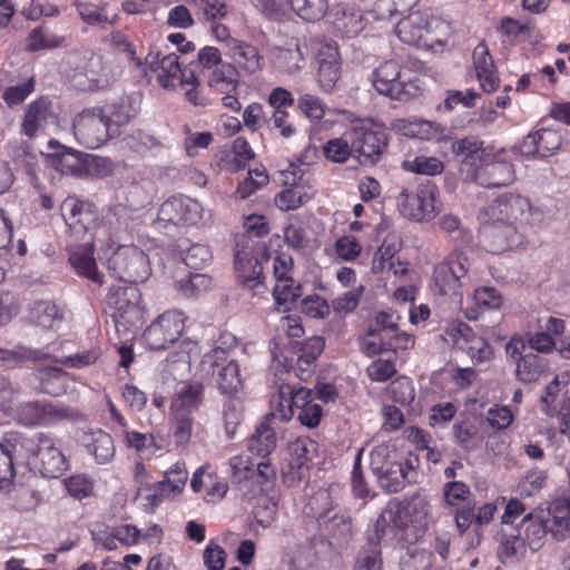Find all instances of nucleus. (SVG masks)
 I'll use <instances>...</instances> for the list:
<instances>
[{
	"label": "nucleus",
	"mask_w": 570,
	"mask_h": 570,
	"mask_svg": "<svg viewBox=\"0 0 570 570\" xmlns=\"http://www.w3.org/2000/svg\"><path fill=\"white\" fill-rule=\"evenodd\" d=\"M431 521V504L425 495L417 493L404 501H390L376 519L373 531L384 538L385 544H412Z\"/></svg>",
	"instance_id": "1"
},
{
	"label": "nucleus",
	"mask_w": 570,
	"mask_h": 570,
	"mask_svg": "<svg viewBox=\"0 0 570 570\" xmlns=\"http://www.w3.org/2000/svg\"><path fill=\"white\" fill-rule=\"evenodd\" d=\"M548 510L550 518L547 520L528 513L514 532L508 534L502 542V553L507 557L515 556L527 547L537 551L542 547L548 531L558 540L570 535V497L554 499Z\"/></svg>",
	"instance_id": "2"
},
{
	"label": "nucleus",
	"mask_w": 570,
	"mask_h": 570,
	"mask_svg": "<svg viewBox=\"0 0 570 570\" xmlns=\"http://www.w3.org/2000/svg\"><path fill=\"white\" fill-rule=\"evenodd\" d=\"M395 31L404 43L433 47L444 43L450 33V26L428 11H414L397 22Z\"/></svg>",
	"instance_id": "3"
},
{
	"label": "nucleus",
	"mask_w": 570,
	"mask_h": 570,
	"mask_svg": "<svg viewBox=\"0 0 570 570\" xmlns=\"http://www.w3.org/2000/svg\"><path fill=\"white\" fill-rule=\"evenodd\" d=\"M372 83L380 95L400 101L417 97L423 90L420 79L395 60L384 61L375 68Z\"/></svg>",
	"instance_id": "4"
},
{
	"label": "nucleus",
	"mask_w": 570,
	"mask_h": 570,
	"mask_svg": "<svg viewBox=\"0 0 570 570\" xmlns=\"http://www.w3.org/2000/svg\"><path fill=\"white\" fill-rule=\"evenodd\" d=\"M346 138L360 164L366 166L376 164L387 146L384 128L371 119H352L346 129Z\"/></svg>",
	"instance_id": "5"
},
{
	"label": "nucleus",
	"mask_w": 570,
	"mask_h": 570,
	"mask_svg": "<svg viewBox=\"0 0 570 570\" xmlns=\"http://www.w3.org/2000/svg\"><path fill=\"white\" fill-rule=\"evenodd\" d=\"M111 309V317L117 331H130L138 327L145 316V307L141 305V294L134 285L112 288L107 297Z\"/></svg>",
	"instance_id": "6"
},
{
	"label": "nucleus",
	"mask_w": 570,
	"mask_h": 570,
	"mask_svg": "<svg viewBox=\"0 0 570 570\" xmlns=\"http://www.w3.org/2000/svg\"><path fill=\"white\" fill-rule=\"evenodd\" d=\"M480 215L493 222L513 225L520 222L534 226L543 219V213L539 208L532 207L528 198L513 194L498 197L489 207L481 210Z\"/></svg>",
	"instance_id": "7"
},
{
	"label": "nucleus",
	"mask_w": 570,
	"mask_h": 570,
	"mask_svg": "<svg viewBox=\"0 0 570 570\" xmlns=\"http://www.w3.org/2000/svg\"><path fill=\"white\" fill-rule=\"evenodd\" d=\"M311 505L322 531L341 542H345L352 537L353 520L350 513L335 507L326 491L318 492Z\"/></svg>",
	"instance_id": "8"
},
{
	"label": "nucleus",
	"mask_w": 570,
	"mask_h": 570,
	"mask_svg": "<svg viewBox=\"0 0 570 570\" xmlns=\"http://www.w3.org/2000/svg\"><path fill=\"white\" fill-rule=\"evenodd\" d=\"M108 271L127 283L145 282L150 275L146 254L135 245H118L107 261Z\"/></svg>",
	"instance_id": "9"
},
{
	"label": "nucleus",
	"mask_w": 570,
	"mask_h": 570,
	"mask_svg": "<svg viewBox=\"0 0 570 570\" xmlns=\"http://www.w3.org/2000/svg\"><path fill=\"white\" fill-rule=\"evenodd\" d=\"M73 134L79 144L90 149L117 136L100 107L82 110L73 120Z\"/></svg>",
	"instance_id": "10"
},
{
	"label": "nucleus",
	"mask_w": 570,
	"mask_h": 570,
	"mask_svg": "<svg viewBox=\"0 0 570 570\" xmlns=\"http://www.w3.org/2000/svg\"><path fill=\"white\" fill-rule=\"evenodd\" d=\"M185 323L183 312L166 311L144 331L142 342L149 350H165L181 336Z\"/></svg>",
	"instance_id": "11"
},
{
	"label": "nucleus",
	"mask_w": 570,
	"mask_h": 570,
	"mask_svg": "<svg viewBox=\"0 0 570 570\" xmlns=\"http://www.w3.org/2000/svg\"><path fill=\"white\" fill-rule=\"evenodd\" d=\"M130 220V210L125 205L117 204L102 213L90 235L101 247L111 248L121 239V234L127 232Z\"/></svg>",
	"instance_id": "12"
},
{
	"label": "nucleus",
	"mask_w": 570,
	"mask_h": 570,
	"mask_svg": "<svg viewBox=\"0 0 570 570\" xmlns=\"http://www.w3.org/2000/svg\"><path fill=\"white\" fill-rule=\"evenodd\" d=\"M210 217L202 204L186 196H173L164 202L158 210V222L173 225H196Z\"/></svg>",
	"instance_id": "13"
},
{
	"label": "nucleus",
	"mask_w": 570,
	"mask_h": 570,
	"mask_svg": "<svg viewBox=\"0 0 570 570\" xmlns=\"http://www.w3.org/2000/svg\"><path fill=\"white\" fill-rule=\"evenodd\" d=\"M397 207L404 217L416 222L433 218L438 209L435 185H423L415 191L402 190L397 196Z\"/></svg>",
	"instance_id": "14"
},
{
	"label": "nucleus",
	"mask_w": 570,
	"mask_h": 570,
	"mask_svg": "<svg viewBox=\"0 0 570 570\" xmlns=\"http://www.w3.org/2000/svg\"><path fill=\"white\" fill-rule=\"evenodd\" d=\"M59 441L51 435H37L36 462L45 478H58L69 469V461L60 449Z\"/></svg>",
	"instance_id": "15"
},
{
	"label": "nucleus",
	"mask_w": 570,
	"mask_h": 570,
	"mask_svg": "<svg viewBox=\"0 0 570 570\" xmlns=\"http://www.w3.org/2000/svg\"><path fill=\"white\" fill-rule=\"evenodd\" d=\"M1 406L6 413L12 415L14 420L26 426L50 424L68 416V410L66 407H60L47 402L35 401L21 403L13 413H11V407L4 404Z\"/></svg>",
	"instance_id": "16"
},
{
	"label": "nucleus",
	"mask_w": 570,
	"mask_h": 570,
	"mask_svg": "<svg viewBox=\"0 0 570 570\" xmlns=\"http://www.w3.org/2000/svg\"><path fill=\"white\" fill-rule=\"evenodd\" d=\"M446 334L454 347L465 352L474 363H483L491 360L493 351L490 344L484 338L475 335L465 323H451Z\"/></svg>",
	"instance_id": "17"
},
{
	"label": "nucleus",
	"mask_w": 570,
	"mask_h": 570,
	"mask_svg": "<svg viewBox=\"0 0 570 570\" xmlns=\"http://www.w3.org/2000/svg\"><path fill=\"white\" fill-rule=\"evenodd\" d=\"M502 154L503 150L493 151V156L488 161H483L476 169L466 173V178L487 188L511 184L514 180V171L512 165L502 159Z\"/></svg>",
	"instance_id": "18"
},
{
	"label": "nucleus",
	"mask_w": 570,
	"mask_h": 570,
	"mask_svg": "<svg viewBox=\"0 0 570 570\" xmlns=\"http://www.w3.org/2000/svg\"><path fill=\"white\" fill-rule=\"evenodd\" d=\"M273 272L275 277V287L273 295L278 306L287 307V304L294 303L301 296V286L293 276V258L287 254H279L273 259Z\"/></svg>",
	"instance_id": "19"
},
{
	"label": "nucleus",
	"mask_w": 570,
	"mask_h": 570,
	"mask_svg": "<svg viewBox=\"0 0 570 570\" xmlns=\"http://www.w3.org/2000/svg\"><path fill=\"white\" fill-rule=\"evenodd\" d=\"M314 51L318 63L317 81L325 92L331 91L341 76L340 53L337 46L332 40H318L314 45Z\"/></svg>",
	"instance_id": "20"
},
{
	"label": "nucleus",
	"mask_w": 570,
	"mask_h": 570,
	"mask_svg": "<svg viewBox=\"0 0 570 570\" xmlns=\"http://www.w3.org/2000/svg\"><path fill=\"white\" fill-rule=\"evenodd\" d=\"M47 159L50 166L62 175L82 177L86 175V155L77 149L51 139L48 142Z\"/></svg>",
	"instance_id": "21"
},
{
	"label": "nucleus",
	"mask_w": 570,
	"mask_h": 570,
	"mask_svg": "<svg viewBox=\"0 0 570 570\" xmlns=\"http://www.w3.org/2000/svg\"><path fill=\"white\" fill-rule=\"evenodd\" d=\"M160 529L158 525H154L149 529V532L142 535L140 530L135 525L124 523L108 528L104 531L94 532L95 541L102 546L107 550H116L120 546L130 547L140 540L142 537L158 535Z\"/></svg>",
	"instance_id": "22"
},
{
	"label": "nucleus",
	"mask_w": 570,
	"mask_h": 570,
	"mask_svg": "<svg viewBox=\"0 0 570 570\" xmlns=\"http://www.w3.org/2000/svg\"><path fill=\"white\" fill-rule=\"evenodd\" d=\"M479 218L484 224L483 235L489 239L492 252L513 249L523 244V235L515 225L493 222L482 215Z\"/></svg>",
	"instance_id": "23"
},
{
	"label": "nucleus",
	"mask_w": 570,
	"mask_h": 570,
	"mask_svg": "<svg viewBox=\"0 0 570 570\" xmlns=\"http://www.w3.org/2000/svg\"><path fill=\"white\" fill-rule=\"evenodd\" d=\"M469 269V262L465 256L456 255L446 262L438 264L434 268V282L444 295L456 293L460 287V279Z\"/></svg>",
	"instance_id": "24"
},
{
	"label": "nucleus",
	"mask_w": 570,
	"mask_h": 570,
	"mask_svg": "<svg viewBox=\"0 0 570 570\" xmlns=\"http://www.w3.org/2000/svg\"><path fill=\"white\" fill-rule=\"evenodd\" d=\"M298 170L299 169L296 165L293 163L289 164L288 169L285 170V174L293 176L292 186L283 189L275 196V205L283 212L297 209L302 205L309 202L315 194V190L312 186L296 181V175Z\"/></svg>",
	"instance_id": "25"
},
{
	"label": "nucleus",
	"mask_w": 570,
	"mask_h": 570,
	"mask_svg": "<svg viewBox=\"0 0 570 570\" xmlns=\"http://www.w3.org/2000/svg\"><path fill=\"white\" fill-rule=\"evenodd\" d=\"M314 443L309 440L297 439L288 446L287 466L283 469L285 482L293 484L299 481L308 470L309 452Z\"/></svg>",
	"instance_id": "26"
},
{
	"label": "nucleus",
	"mask_w": 570,
	"mask_h": 570,
	"mask_svg": "<svg viewBox=\"0 0 570 570\" xmlns=\"http://www.w3.org/2000/svg\"><path fill=\"white\" fill-rule=\"evenodd\" d=\"M60 210L65 223L73 234L83 232L85 235H90L91 228L88 227V224L94 220V215L89 203L76 197H67L62 202Z\"/></svg>",
	"instance_id": "27"
},
{
	"label": "nucleus",
	"mask_w": 570,
	"mask_h": 570,
	"mask_svg": "<svg viewBox=\"0 0 570 570\" xmlns=\"http://www.w3.org/2000/svg\"><path fill=\"white\" fill-rule=\"evenodd\" d=\"M453 154L461 159L462 170L468 167L466 173L476 169L480 164L488 161L493 156L491 147H482V141L474 137H466L455 140L452 144Z\"/></svg>",
	"instance_id": "28"
},
{
	"label": "nucleus",
	"mask_w": 570,
	"mask_h": 570,
	"mask_svg": "<svg viewBox=\"0 0 570 570\" xmlns=\"http://www.w3.org/2000/svg\"><path fill=\"white\" fill-rule=\"evenodd\" d=\"M82 239L83 243L70 253L69 262L79 275L97 284H102V276L97 269L96 259L94 257V247L97 240H94L91 235Z\"/></svg>",
	"instance_id": "29"
},
{
	"label": "nucleus",
	"mask_w": 570,
	"mask_h": 570,
	"mask_svg": "<svg viewBox=\"0 0 570 570\" xmlns=\"http://www.w3.org/2000/svg\"><path fill=\"white\" fill-rule=\"evenodd\" d=\"M140 102V95L132 94L124 96L112 104L100 107L105 117H107L110 125L115 128L116 135L119 134L121 126L129 124V121L138 115Z\"/></svg>",
	"instance_id": "30"
},
{
	"label": "nucleus",
	"mask_w": 570,
	"mask_h": 570,
	"mask_svg": "<svg viewBox=\"0 0 570 570\" xmlns=\"http://www.w3.org/2000/svg\"><path fill=\"white\" fill-rule=\"evenodd\" d=\"M52 115L51 101L47 97L37 98L26 108L21 132L28 138H35L39 131L45 129Z\"/></svg>",
	"instance_id": "31"
},
{
	"label": "nucleus",
	"mask_w": 570,
	"mask_h": 570,
	"mask_svg": "<svg viewBox=\"0 0 570 570\" xmlns=\"http://www.w3.org/2000/svg\"><path fill=\"white\" fill-rule=\"evenodd\" d=\"M473 63L478 80L483 91L493 92L499 88V77L494 62L484 42L479 43L473 51Z\"/></svg>",
	"instance_id": "32"
},
{
	"label": "nucleus",
	"mask_w": 570,
	"mask_h": 570,
	"mask_svg": "<svg viewBox=\"0 0 570 570\" xmlns=\"http://www.w3.org/2000/svg\"><path fill=\"white\" fill-rule=\"evenodd\" d=\"M83 445L97 464H109L115 458L116 445L114 439L100 429L86 433Z\"/></svg>",
	"instance_id": "33"
},
{
	"label": "nucleus",
	"mask_w": 570,
	"mask_h": 570,
	"mask_svg": "<svg viewBox=\"0 0 570 570\" xmlns=\"http://www.w3.org/2000/svg\"><path fill=\"white\" fill-rule=\"evenodd\" d=\"M237 345V338L229 332H222L215 346L202 357L199 370L204 375L213 376L216 366L227 361V354Z\"/></svg>",
	"instance_id": "34"
},
{
	"label": "nucleus",
	"mask_w": 570,
	"mask_h": 570,
	"mask_svg": "<svg viewBox=\"0 0 570 570\" xmlns=\"http://www.w3.org/2000/svg\"><path fill=\"white\" fill-rule=\"evenodd\" d=\"M145 63L151 69H154V65L157 63L158 82L166 89L175 88L178 82L180 83L183 75H188L181 71L179 57L176 53L165 55L159 60L157 56L148 55Z\"/></svg>",
	"instance_id": "35"
},
{
	"label": "nucleus",
	"mask_w": 570,
	"mask_h": 570,
	"mask_svg": "<svg viewBox=\"0 0 570 570\" xmlns=\"http://www.w3.org/2000/svg\"><path fill=\"white\" fill-rule=\"evenodd\" d=\"M235 271L243 286L257 293L264 287L262 282L263 267L258 259L249 256L247 252L242 250L236 253Z\"/></svg>",
	"instance_id": "36"
},
{
	"label": "nucleus",
	"mask_w": 570,
	"mask_h": 570,
	"mask_svg": "<svg viewBox=\"0 0 570 570\" xmlns=\"http://www.w3.org/2000/svg\"><path fill=\"white\" fill-rule=\"evenodd\" d=\"M226 55L234 61V66L246 73L253 75L263 67V57L257 47L245 41H230V49Z\"/></svg>",
	"instance_id": "37"
},
{
	"label": "nucleus",
	"mask_w": 570,
	"mask_h": 570,
	"mask_svg": "<svg viewBox=\"0 0 570 570\" xmlns=\"http://www.w3.org/2000/svg\"><path fill=\"white\" fill-rule=\"evenodd\" d=\"M215 373V384L219 394L236 397L243 391L244 379L235 360L226 361L222 365L216 366Z\"/></svg>",
	"instance_id": "38"
},
{
	"label": "nucleus",
	"mask_w": 570,
	"mask_h": 570,
	"mask_svg": "<svg viewBox=\"0 0 570 570\" xmlns=\"http://www.w3.org/2000/svg\"><path fill=\"white\" fill-rule=\"evenodd\" d=\"M414 473L407 462L397 461L376 475L379 484L390 493L401 491L407 482H411Z\"/></svg>",
	"instance_id": "39"
},
{
	"label": "nucleus",
	"mask_w": 570,
	"mask_h": 570,
	"mask_svg": "<svg viewBox=\"0 0 570 570\" xmlns=\"http://www.w3.org/2000/svg\"><path fill=\"white\" fill-rule=\"evenodd\" d=\"M73 7L81 20L95 27L105 28L116 22L117 16L110 17L108 14V6L106 3H94L83 0H75Z\"/></svg>",
	"instance_id": "40"
},
{
	"label": "nucleus",
	"mask_w": 570,
	"mask_h": 570,
	"mask_svg": "<svg viewBox=\"0 0 570 570\" xmlns=\"http://www.w3.org/2000/svg\"><path fill=\"white\" fill-rule=\"evenodd\" d=\"M188 471L184 462L174 463L165 473V480L157 483V491L161 497L176 498L187 482Z\"/></svg>",
	"instance_id": "41"
},
{
	"label": "nucleus",
	"mask_w": 570,
	"mask_h": 570,
	"mask_svg": "<svg viewBox=\"0 0 570 570\" xmlns=\"http://www.w3.org/2000/svg\"><path fill=\"white\" fill-rule=\"evenodd\" d=\"M238 70L230 62H224L209 72L207 85L218 92H234L238 87Z\"/></svg>",
	"instance_id": "42"
},
{
	"label": "nucleus",
	"mask_w": 570,
	"mask_h": 570,
	"mask_svg": "<svg viewBox=\"0 0 570 570\" xmlns=\"http://www.w3.org/2000/svg\"><path fill=\"white\" fill-rule=\"evenodd\" d=\"M276 448V434L269 422H262L248 439L247 449L249 452L265 459Z\"/></svg>",
	"instance_id": "43"
},
{
	"label": "nucleus",
	"mask_w": 570,
	"mask_h": 570,
	"mask_svg": "<svg viewBox=\"0 0 570 570\" xmlns=\"http://www.w3.org/2000/svg\"><path fill=\"white\" fill-rule=\"evenodd\" d=\"M472 299L474 302V306L464 308L465 317L471 321L478 320L482 309H495L503 303L501 294L493 287H481L475 289Z\"/></svg>",
	"instance_id": "44"
},
{
	"label": "nucleus",
	"mask_w": 570,
	"mask_h": 570,
	"mask_svg": "<svg viewBox=\"0 0 570 570\" xmlns=\"http://www.w3.org/2000/svg\"><path fill=\"white\" fill-rule=\"evenodd\" d=\"M125 444L134 449L141 458H150L155 455L163 445L157 441L156 436L151 433H140L127 429L120 434Z\"/></svg>",
	"instance_id": "45"
},
{
	"label": "nucleus",
	"mask_w": 570,
	"mask_h": 570,
	"mask_svg": "<svg viewBox=\"0 0 570 570\" xmlns=\"http://www.w3.org/2000/svg\"><path fill=\"white\" fill-rule=\"evenodd\" d=\"M31 321L43 328L58 327L63 318L61 309L50 301L36 302L30 309Z\"/></svg>",
	"instance_id": "46"
},
{
	"label": "nucleus",
	"mask_w": 570,
	"mask_h": 570,
	"mask_svg": "<svg viewBox=\"0 0 570 570\" xmlns=\"http://www.w3.org/2000/svg\"><path fill=\"white\" fill-rule=\"evenodd\" d=\"M391 128L404 137L419 139H431L438 130L434 124L422 119H395Z\"/></svg>",
	"instance_id": "47"
},
{
	"label": "nucleus",
	"mask_w": 570,
	"mask_h": 570,
	"mask_svg": "<svg viewBox=\"0 0 570 570\" xmlns=\"http://www.w3.org/2000/svg\"><path fill=\"white\" fill-rule=\"evenodd\" d=\"M547 360L534 353L524 354L515 364L517 379L523 383H532L540 379L547 368Z\"/></svg>",
	"instance_id": "48"
},
{
	"label": "nucleus",
	"mask_w": 570,
	"mask_h": 570,
	"mask_svg": "<svg viewBox=\"0 0 570 570\" xmlns=\"http://www.w3.org/2000/svg\"><path fill=\"white\" fill-rule=\"evenodd\" d=\"M40 390L49 395L58 396L66 391V373L57 366L37 368Z\"/></svg>",
	"instance_id": "49"
},
{
	"label": "nucleus",
	"mask_w": 570,
	"mask_h": 570,
	"mask_svg": "<svg viewBox=\"0 0 570 570\" xmlns=\"http://www.w3.org/2000/svg\"><path fill=\"white\" fill-rule=\"evenodd\" d=\"M291 399V385L282 384L278 387L277 394L271 401V412L266 415L265 421L269 422L272 419L287 422L294 416V409Z\"/></svg>",
	"instance_id": "50"
},
{
	"label": "nucleus",
	"mask_w": 570,
	"mask_h": 570,
	"mask_svg": "<svg viewBox=\"0 0 570 570\" xmlns=\"http://www.w3.org/2000/svg\"><path fill=\"white\" fill-rule=\"evenodd\" d=\"M384 542V538L379 537L377 533H373L368 537L366 547L361 551L356 570H382L381 560V543Z\"/></svg>",
	"instance_id": "51"
},
{
	"label": "nucleus",
	"mask_w": 570,
	"mask_h": 570,
	"mask_svg": "<svg viewBox=\"0 0 570 570\" xmlns=\"http://www.w3.org/2000/svg\"><path fill=\"white\" fill-rule=\"evenodd\" d=\"M358 7L361 6L358 4ZM361 11L364 10L362 8L358 10L345 8L337 11L334 22L335 28L348 38L357 36L365 26Z\"/></svg>",
	"instance_id": "52"
},
{
	"label": "nucleus",
	"mask_w": 570,
	"mask_h": 570,
	"mask_svg": "<svg viewBox=\"0 0 570 570\" xmlns=\"http://www.w3.org/2000/svg\"><path fill=\"white\" fill-rule=\"evenodd\" d=\"M193 416L187 410H174L171 435L176 446H186L193 434Z\"/></svg>",
	"instance_id": "53"
},
{
	"label": "nucleus",
	"mask_w": 570,
	"mask_h": 570,
	"mask_svg": "<svg viewBox=\"0 0 570 570\" xmlns=\"http://www.w3.org/2000/svg\"><path fill=\"white\" fill-rule=\"evenodd\" d=\"M304 61L305 52L299 43H296L295 48L279 49L275 57L277 68L288 75L299 71Z\"/></svg>",
	"instance_id": "54"
},
{
	"label": "nucleus",
	"mask_w": 570,
	"mask_h": 570,
	"mask_svg": "<svg viewBox=\"0 0 570 570\" xmlns=\"http://www.w3.org/2000/svg\"><path fill=\"white\" fill-rule=\"evenodd\" d=\"M287 9H292L306 21L320 20L327 10L326 0H286Z\"/></svg>",
	"instance_id": "55"
},
{
	"label": "nucleus",
	"mask_w": 570,
	"mask_h": 570,
	"mask_svg": "<svg viewBox=\"0 0 570 570\" xmlns=\"http://www.w3.org/2000/svg\"><path fill=\"white\" fill-rule=\"evenodd\" d=\"M42 354L38 350L18 345L11 350L0 348V366L14 367L27 360H39Z\"/></svg>",
	"instance_id": "56"
},
{
	"label": "nucleus",
	"mask_w": 570,
	"mask_h": 570,
	"mask_svg": "<svg viewBox=\"0 0 570 570\" xmlns=\"http://www.w3.org/2000/svg\"><path fill=\"white\" fill-rule=\"evenodd\" d=\"M323 150L327 159L338 164L345 163L352 155H354L353 146L348 138H346V131L343 137L330 139L324 145Z\"/></svg>",
	"instance_id": "57"
},
{
	"label": "nucleus",
	"mask_w": 570,
	"mask_h": 570,
	"mask_svg": "<svg viewBox=\"0 0 570 570\" xmlns=\"http://www.w3.org/2000/svg\"><path fill=\"white\" fill-rule=\"evenodd\" d=\"M402 168L406 171L420 175H438L443 170V164L435 157L417 156L402 163Z\"/></svg>",
	"instance_id": "58"
},
{
	"label": "nucleus",
	"mask_w": 570,
	"mask_h": 570,
	"mask_svg": "<svg viewBox=\"0 0 570 570\" xmlns=\"http://www.w3.org/2000/svg\"><path fill=\"white\" fill-rule=\"evenodd\" d=\"M570 381L568 372L557 375L546 387L544 394L541 396L542 410L546 414L552 415L556 411V400L561 389L567 386Z\"/></svg>",
	"instance_id": "59"
},
{
	"label": "nucleus",
	"mask_w": 570,
	"mask_h": 570,
	"mask_svg": "<svg viewBox=\"0 0 570 570\" xmlns=\"http://www.w3.org/2000/svg\"><path fill=\"white\" fill-rule=\"evenodd\" d=\"M278 504L275 497L261 495L254 510L256 522L263 528H268L276 519Z\"/></svg>",
	"instance_id": "60"
},
{
	"label": "nucleus",
	"mask_w": 570,
	"mask_h": 570,
	"mask_svg": "<svg viewBox=\"0 0 570 570\" xmlns=\"http://www.w3.org/2000/svg\"><path fill=\"white\" fill-rule=\"evenodd\" d=\"M35 78L30 77L21 83L6 87L2 92V99L10 108L20 105L35 91Z\"/></svg>",
	"instance_id": "61"
},
{
	"label": "nucleus",
	"mask_w": 570,
	"mask_h": 570,
	"mask_svg": "<svg viewBox=\"0 0 570 570\" xmlns=\"http://www.w3.org/2000/svg\"><path fill=\"white\" fill-rule=\"evenodd\" d=\"M396 462L395 451L386 444L376 445L370 453V465L375 476Z\"/></svg>",
	"instance_id": "62"
},
{
	"label": "nucleus",
	"mask_w": 570,
	"mask_h": 570,
	"mask_svg": "<svg viewBox=\"0 0 570 570\" xmlns=\"http://www.w3.org/2000/svg\"><path fill=\"white\" fill-rule=\"evenodd\" d=\"M267 183L268 175L264 168L248 170L247 177L238 185L235 194L245 199Z\"/></svg>",
	"instance_id": "63"
},
{
	"label": "nucleus",
	"mask_w": 570,
	"mask_h": 570,
	"mask_svg": "<svg viewBox=\"0 0 570 570\" xmlns=\"http://www.w3.org/2000/svg\"><path fill=\"white\" fill-rule=\"evenodd\" d=\"M203 393V387L200 384H185L177 393V397L173 403L174 410H187L190 412V409H196L200 396Z\"/></svg>",
	"instance_id": "64"
}]
</instances>
